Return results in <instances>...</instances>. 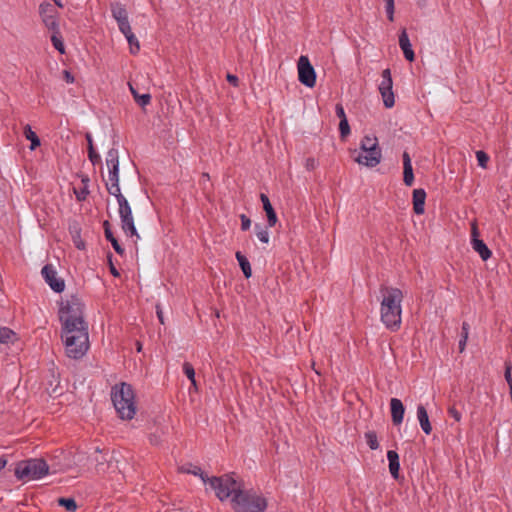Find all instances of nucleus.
I'll use <instances>...</instances> for the list:
<instances>
[{"instance_id": "nucleus-14", "label": "nucleus", "mask_w": 512, "mask_h": 512, "mask_svg": "<svg viewBox=\"0 0 512 512\" xmlns=\"http://www.w3.org/2000/svg\"><path fill=\"white\" fill-rule=\"evenodd\" d=\"M41 274H42L43 278L45 279L46 283L50 286V288L53 291L60 293L64 290V288H65L64 280L57 277V271L53 265H51V264L45 265L41 270Z\"/></svg>"}, {"instance_id": "nucleus-38", "label": "nucleus", "mask_w": 512, "mask_h": 512, "mask_svg": "<svg viewBox=\"0 0 512 512\" xmlns=\"http://www.w3.org/2000/svg\"><path fill=\"white\" fill-rule=\"evenodd\" d=\"M58 504L70 512H74L77 509V504L73 498H59Z\"/></svg>"}, {"instance_id": "nucleus-51", "label": "nucleus", "mask_w": 512, "mask_h": 512, "mask_svg": "<svg viewBox=\"0 0 512 512\" xmlns=\"http://www.w3.org/2000/svg\"><path fill=\"white\" fill-rule=\"evenodd\" d=\"M74 244H75L76 248L79 249V250H83L85 248V244L79 238V236L77 238H74Z\"/></svg>"}, {"instance_id": "nucleus-37", "label": "nucleus", "mask_w": 512, "mask_h": 512, "mask_svg": "<svg viewBox=\"0 0 512 512\" xmlns=\"http://www.w3.org/2000/svg\"><path fill=\"white\" fill-rule=\"evenodd\" d=\"M469 329H470L469 324L467 322H463L462 323L461 338L459 340L460 352H462L465 349L466 342H467L468 335H469Z\"/></svg>"}, {"instance_id": "nucleus-54", "label": "nucleus", "mask_w": 512, "mask_h": 512, "mask_svg": "<svg viewBox=\"0 0 512 512\" xmlns=\"http://www.w3.org/2000/svg\"><path fill=\"white\" fill-rule=\"evenodd\" d=\"M129 88H130V91H131V93H132V95H133L134 99H135V98H137L139 94H138V93H137V91L134 89V87H133L131 84H129Z\"/></svg>"}, {"instance_id": "nucleus-60", "label": "nucleus", "mask_w": 512, "mask_h": 512, "mask_svg": "<svg viewBox=\"0 0 512 512\" xmlns=\"http://www.w3.org/2000/svg\"><path fill=\"white\" fill-rule=\"evenodd\" d=\"M509 393H510V397H511V401H512V387L509 388Z\"/></svg>"}, {"instance_id": "nucleus-47", "label": "nucleus", "mask_w": 512, "mask_h": 512, "mask_svg": "<svg viewBox=\"0 0 512 512\" xmlns=\"http://www.w3.org/2000/svg\"><path fill=\"white\" fill-rule=\"evenodd\" d=\"M335 112H336V115L340 118V120H347L345 110H344L342 104H340V103L336 104Z\"/></svg>"}, {"instance_id": "nucleus-5", "label": "nucleus", "mask_w": 512, "mask_h": 512, "mask_svg": "<svg viewBox=\"0 0 512 512\" xmlns=\"http://www.w3.org/2000/svg\"><path fill=\"white\" fill-rule=\"evenodd\" d=\"M49 467L43 459H28L17 464L15 476L19 480H36L48 474Z\"/></svg>"}, {"instance_id": "nucleus-33", "label": "nucleus", "mask_w": 512, "mask_h": 512, "mask_svg": "<svg viewBox=\"0 0 512 512\" xmlns=\"http://www.w3.org/2000/svg\"><path fill=\"white\" fill-rule=\"evenodd\" d=\"M16 338V334L13 330L8 327H0V343L8 344L13 342Z\"/></svg>"}, {"instance_id": "nucleus-29", "label": "nucleus", "mask_w": 512, "mask_h": 512, "mask_svg": "<svg viewBox=\"0 0 512 512\" xmlns=\"http://www.w3.org/2000/svg\"><path fill=\"white\" fill-rule=\"evenodd\" d=\"M86 139L88 142V158H89V160L92 162L93 165L100 164L101 157L94 149L92 136L90 134H87Z\"/></svg>"}, {"instance_id": "nucleus-40", "label": "nucleus", "mask_w": 512, "mask_h": 512, "mask_svg": "<svg viewBox=\"0 0 512 512\" xmlns=\"http://www.w3.org/2000/svg\"><path fill=\"white\" fill-rule=\"evenodd\" d=\"M394 1L395 0H384L385 10L389 21H394Z\"/></svg>"}, {"instance_id": "nucleus-57", "label": "nucleus", "mask_w": 512, "mask_h": 512, "mask_svg": "<svg viewBox=\"0 0 512 512\" xmlns=\"http://www.w3.org/2000/svg\"><path fill=\"white\" fill-rule=\"evenodd\" d=\"M157 316H158V318H159L160 322H161V323H164V321H163V316H162V311H160L159 309L157 310Z\"/></svg>"}, {"instance_id": "nucleus-12", "label": "nucleus", "mask_w": 512, "mask_h": 512, "mask_svg": "<svg viewBox=\"0 0 512 512\" xmlns=\"http://www.w3.org/2000/svg\"><path fill=\"white\" fill-rule=\"evenodd\" d=\"M382 159L381 149L360 150L358 155L354 157L355 162L369 168L376 167Z\"/></svg>"}, {"instance_id": "nucleus-6", "label": "nucleus", "mask_w": 512, "mask_h": 512, "mask_svg": "<svg viewBox=\"0 0 512 512\" xmlns=\"http://www.w3.org/2000/svg\"><path fill=\"white\" fill-rule=\"evenodd\" d=\"M83 309L84 304L76 296H71L70 298L62 301L59 308V319L61 324L69 325L70 323L79 324L81 322H86L83 316Z\"/></svg>"}, {"instance_id": "nucleus-46", "label": "nucleus", "mask_w": 512, "mask_h": 512, "mask_svg": "<svg viewBox=\"0 0 512 512\" xmlns=\"http://www.w3.org/2000/svg\"><path fill=\"white\" fill-rule=\"evenodd\" d=\"M240 220H241V229L243 231L248 230L251 226V220L245 214L240 215Z\"/></svg>"}, {"instance_id": "nucleus-55", "label": "nucleus", "mask_w": 512, "mask_h": 512, "mask_svg": "<svg viewBox=\"0 0 512 512\" xmlns=\"http://www.w3.org/2000/svg\"><path fill=\"white\" fill-rule=\"evenodd\" d=\"M97 462H98V465H97V471L100 472V471H104V468L101 467L103 465V463L98 459V457H96L95 459Z\"/></svg>"}, {"instance_id": "nucleus-32", "label": "nucleus", "mask_w": 512, "mask_h": 512, "mask_svg": "<svg viewBox=\"0 0 512 512\" xmlns=\"http://www.w3.org/2000/svg\"><path fill=\"white\" fill-rule=\"evenodd\" d=\"M51 42H52L53 47L57 51H59L61 54L65 53V46H64V43H63V40H62V36L60 34L59 29L55 30V31H52Z\"/></svg>"}, {"instance_id": "nucleus-15", "label": "nucleus", "mask_w": 512, "mask_h": 512, "mask_svg": "<svg viewBox=\"0 0 512 512\" xmlns=\"http://www.w3.org/2000/svg\"><path fill=\"white\" fill-rule=\"evenodd\" d=\"M112 17L116 20L119 30L122 32H129L131 28L128 13L123 4L115 2L111 4Z\"/></svg>"}, {"instance_id": "nucleus-17", "label": "nucleus", "mask_w": 512, "mask_h": 512, "mask_svg": "<svg viewBox=\"0 0 512 512\" xmlns=\"http://www.w3.org/2000/svg\"><path fill=\"white\" fill-rule=\"evenodd\" d=\"M390 411L392 423L395 426L400 425L403 422L405 407L400 399L391 398L390 400Z\"/></svg>"}, {"instance_id": "nucleus-49", "label": "nucleus", "mask_w": 512, "mask_h": 512, "mask_svg": "<svg viewBox=\"0 0 512 512\" xmlns=\"http://www.w3.org/2000/svg\"><path fill=\"white\" fill-rule=\"evenodd\" d=\"M63 77L67 83H73L75 81L74 76L68 70H64Z\"/></svg>"}, {"instance_id": "nucleus-56", "label": "nucleus", "mask_w": 512, "mask_h": 512, "mask_svg": "<svg viewBox=\"0 0 512 512\" xmlns=\"http://www.w3.org/2000/svg\"><path fill=\"white\" fill-rule=\"evenodd\" d=\"M6 463L7 461L3 457H0V471L6 466Z\"/></svg>"}, {"instance_id": "nucleus-4", "label": "nucleus", "mask_w": 512, "mask_h": 512, "mask_svg": "<svg viewBox=\"0 0 512 512\" xmlns=\"http://www.w3.org/2000/svg\"><path fill=\"white\" fill-rule=\"evenodd\" d=\"M207 484L215 491V495L220 501H224L231 496L233 497L242 489L241 483L232 474L209 477Z\"/></svg>"}, {"instance_id": "nucleus-20", "label": "nucleus", "mask_w": 512, "mask_h": 512, "mask_svg": "<svg viewBox=\"0 0 512 512\" xmlns=\"http://www.w3.org/2000/svg\"><path fill=\"white\" fill-rule=\"evenodd\" d=\"M403 159V181L405 185L411 186L414 183V174L411 163V158L408 152H404L402 155Z\"/></svg>"}, {"instance_id": "nucleus-58", "label": "nucleus", "mask_w": 512, "mask_h": 512, "mask_svg": "<svg viewBox=\"0 0 512 512\" xmlns=\"http://www.w3.org/2000/svg\"><path fill=\"white\" fill-rule=\"evenodd\" d=\"M54 3L58 6V7H63V4L61 3V0H53Z\"/></svg>"}, {"instance_id": "nucleus-3", "label": "nucleus", "mask_w": 512, "mask_h": 512, "mask_svg": "<svg viewBox=\"0 0 512 512\" xmlns=\"http://www.w3.org/2000/svg\"><path fill=\"white\" fill-rule=\"evenodd\" d=\"M231 502L235 512H264L267 508L266 499L252 490L241 489Z\"/></svg>"}, {"instance_id": "nucleus-52", "label": "nucleus", "mask_w": 512, "mask_h": 512, "mask_svg": "<svg viewBox=\"0 0 512 512\" xmlns=\"http://www.w3.org/2000/svg\"><path fill=\"white\" fill-rule=\"evenodd\" d=\"M87 194L88 191L86 189H83L79 194H77L78 200H84Z\"/></svg>"}, {"instance_id": "nucleus-23", "label": "nucleus", "mask_w": 512, "mask_h": 512, "mask_svg": "<svg viewBox=\"0 0 512 512\" xmlns=\"http://www.w3.org/2000/svg\"><path fill=\"white\" fill-rule=\"evenodd\" d=\"M417 418L423 432L429 435L432 431V427L429 421L427 410L423 405H418L417 407Z\"/></svg>"}, {"instance_id": "nucleus-1", "label": "nucleus", "mask_w": 512, "mask_h": 512, "mask_svg": "<svg viewBox=\"0 0 512 512\" xmlns=\"http://www.w3.org/2000/svg\"><path fill=\"white\" fill-rule=\"evenodd\" d=\"M380 319L383 325L390 331L396 332L402 323L403 293L399 288L387 285L380 287Z\"/></svg>"}, {"instance_id": "nucleus-13", "label": "nucleus", "mask_w": 512, "mask_h": 512, "mask_svg": "<svg viewBox=\"0 0 512 512\" xmlns=\"http://www.w3.org/2000/svg\"><path fill=\"white\" fill-rule=\"evenodd\" d=\"M471 246L483 261L488 260L492 255L491 250L487 247L484 241L479 239V231L476 222L471 224Z\"/></svg>"}, {"instance_id": "nucleus-41", "label": "nucleus", "mask_w": 512, "mask_h": 512, "mask_svg": "<svg viewBox=\"0 0 512 512\" xmlns=\"http://www.w3.org/2000/svg\"><path fill=\"white\" fill-rule=\"evenodd\" d=\"M339 131L342 139H345L350 134V126L348 120H340Z\"/></svg>"}, {"instance_id": "nucleus-35", "label": "nucleus", "mask_w": 512, "mask_h": 512, "mask_svg": "<svg viewBox=\"0 0 512 512\" xmlns=\"http://www.w3.org/2000/svg\"><path fill=\"white\" fill-rule=\"evenodd\" d=\"M254 229H255V234H256L257 238L259 239V241L264 243V244H268L269 243V239H270V235H269L268 229L262 227L259 224H255Z\"/></svg>"}, {"instance_id": "nucleus-26", "label": "nucleus", "mask_w": 512, "mask_h": 512, "mask_svg": "<svg viewBox=\"0 0 512 512\" xmlns=\"http://www.w3.org/2000/svg\"><path fill=\"white\" fill-rule=\"evenodd\" d=\"M24 136L27 140H29L31 142L30 144V150H35L37 147L40 146V139L39 137L37 136V134L32 130L31 126L29 124H26L24 126Z\"/></svg>"}, {"instance_id": "nucleus-27", "label": "nucleus", "mask_w": 512, "mask_h": 512, "mask_svg": "<svg viewBox=\"0 0 512 512\" xmlns=\"http://www.w3.org/2000/svg\"><path fill=\"white\" fill-rule=\"evenodd\" d=\"M236 256V259L239 263V266L244 274V276L246 278H250L251 275H252V269H251V265H250V262L248 261V259L246 258V256H244L241 252H236L235 254Z\"/></svg>"}, {"instance_id": "nucleus-10", "label": "nucleus", "mask_w": 512, "mask_h": 512, "mask_svg": "<svg viewBox=\"0 0 512 512\" xmlns=\"http://www.w3.org/2000/svg\"><path fill=\"white\" fill-rule=\"evenodd\" d=\"M298 79L306 87L312 88L316 84V73L307 56H300L297 63Z\"/></svg>"}, {"instance_id": "nucleus-8", "label": "nucleus", "mask_w": 512, "mask_h": 512, "mask_svg": "<svg viewBox=\"0 0 512 512\" xmlns=\"http://www.w3.org/2000/svg\"><path fill=\"white\" fill-rule=\"evenodd\" d=\"M65 353L71 359H81L89 350V336H61Z\"/></svg>"}, {"instance_id": "nucleus-30", "label": "nucleus", "mask_w": 512, "mask_h": 512, "mask_svg": "<svg viewBox=\"0 0 512 512\" xmlns=\"http://www.w3.org/2000/svg\"><path fill=\"white\" fill-rule=\"evenodd\" d=\"M122 33L125 36L127 42L129 43L130 52L132 54L138 53V51L140 50V45H139L137 37L132 32V29L130 28L129 32H122Z\"/></svg>"}, {"instance_id": "nucleus-24", "label": "nucleus", "mask_w": 512, "mask_h": 512, "mask_svg": "<svg viewBox=\"0 0 512 512\" xmlns=\"http://www.w3.org/2000/svg\"><path fill=\"white\" fill-rule=\"evenodd\" d=\"M387 459L389 461V471L391 476L394 479H398L399 477V470H400V463H399V455L394 450H389L387 452Z\"/></svg>"}, {"instance_id": "nucleus-42", "label": "nucleus", "mask_w": 512, "mask_h": 512, "mask_svg": "<svg viewBox=\"0 0 512 512\" xmlns=\"http://www.w3.org/2000/svg\"><path fill=\"white\" fill-rule=\"evenodd\" d=\"M476 158L478 161V165L482 168H486L487 162L489 161V156L484 151H477Z\"/></svg>"}, {"instance_id": "nucleus-61", "label": "nucleus", "mask_w": 512, "mask_h": 512, "mask_svg": "<svg viewBox=\"0 0 512 512\" xmlns=\"http://www.w3.org/2000/svg\"><path fill=\"white\" fill-rule=\"evenodd\" d=\"M137 350L141 351V345L140 344H138V349Z\"/></svg>"}, {"instance_id": "nucleus-11", "label": "nucleus", "mask_w": 512, "mask_h": 512, "mask_svg": "<svg viewBox=\"0 0 512 512\" xmlns=\"http://www.w3.org/2000/svg\"><path fill=\"white\" fill-rule=\"evenodd\" d=\"M39 14L44 26L50 30L55 31L59 28L57 11L54 6L49 2H43L39 6Z\"/></svg>"}, {"instance_id": "nucleus-39", "label": "nucleus", "mask_w": 512, "mask_h": 512, "mask_svg": "<svg viewBox=\"0 0 512 512\" xmlns=\"http://www.w3.org/2000/svg\"><path fill=\"white\" fill-rule=\"evenodd\" d=\"M183 372L186 375V377L191 381L192 385L196 386L195 370L194 367L189 362H185L183 364Z\"/></svg>"}, {"instance_id": "nucleus-7", "label": "nucleus", "mask_w": 512, "mask_h": 512, "mask_svg": "<svg viewBox=\"0 0 512 512\" xmlns=\"http://www.w3.org/2000/svg\"><path fill=\"white\" fill-rule=\"evenodd\" d=\"M106 165L108 167V181L106 182V188L111 195L120 194L119 154L116 148H111L107 152Z\"/></svg>"}, {"instance_id": "nucleus-18", "label": "nucleus", "mask_w": 512, "mask_h": 512, "mask_svg": "<svg viewBox=\"0 0 512 512\" xmlns=\"http://www.w3.org/2000/svg\"><path fill=\"white\" fill-rule=\"evenodd\" d=\"M399 46L401 50L403 51L404 57L412 62L415 58L414 51L412 49V45L410 43L408 34L406 30H402V32L399 35Z\"/></svg>"}, {"instance_id": "nucleus-48", "label": "nucleus", "mask_w": 512, "mask_h": 512, "mask_svg": "<svg viewBox=\"0 0 512 512\" xmlns=\"http://www.w3.org/2000/svg\"><path fill=\"white\" fill-rule=\"evenodd\" d=\"M305 166L308 170H313L317 166V162L314 158H308L306 159Z\"/></svg>"}, {"instance_id": "nucleus-34", "label": "nucleus", "mask_w": 512, "mask_h": 512, "mask_svg": "<svg viewBox=\"0 0 512 512\" xmlns=\"http://www.w3.org/2000/svg\"><path fill=\"white\" fill-rule=\"evenodd\" d=\"M381 82L379 84L378 89H386V88H393V81L391 77V71L390 69H384L381 74Z\"/></svg>"}, {"instance_id": "nucleus-59", "label": "nucleus", "mask_w": 512, "mask_h": 512, "mask_svg": "<svg viewBox=\"0 0 512 512\" xmlns=\"http://www.w3.org/2000/svg\"><path fill=\"white\" fill-rule=\"evenodd\" d=\"M427 0H418V4L419 5H422V4H425Z\"/></svg>"}, {"instance_id": "nucleus-45", "label": "nucleus", "mask_w": 512, "mask_h": 512, "mask_svg": "<svg viewBox=\"0 0 512 512\" xmlns=\"http://www.w3.org/2000/svg\"><path fill=\"white\" fill-rule=\"evenodd\" d=\"M448 415L452 417L456 422H459L462 418V414L458 411L455 406H451L448 408Z\"/></svg>"}, {"instance_id": "nucleus-9", "label": "nucleus", "mask_w": 512, "mask_h": 512, "mask_svg": "<svg viewBox=\"0 0 512 512\" xmlns=\"http://www.w3.org/2000/svg\"><path fill=\"white\" fill-rule=\"evenodd\" d=\"M114 196L119 206V216L121 219L123 231L127 236H136L139 238L136 227L134 225L132 210L127 199L122 195V193L116 194Z\"/></svg>"}, {"instance_id": "nucleus-53", "label": "nucleus", "mask_w": 512, "mask_h": 512, "mask_svg": "<svg viewBox=\"0 0 512 512\" xmlns=\"http://www.w3.org/2000/svg\"><path fill=\"white\" fill-rule=\"evenodd\" d=\"M110 271H111V274L115 277H118L119 276V272L118 270L114 267V265L111 263L110 265Z\"/></svg>"}, {"instance_id": "nucleus-19", "label": "nucleus", "mask_w": 512, "mask_h": 512, "mask_svg": "<svg viewBox=\"0 0 512 512\" xmlns=\"http://www.w3.org/2000/svg\"><path fill=\"white\" fill-rule=\"evenodd\" d=\"M260 200L263 204V209L266 212L268 226L274 227L276 225L278 219H277L276 212H275L274 208L272 207V204L270 203L268 196L264 193H261Z\"/></svg>"}, {"instance_id": "nucleus-2", "label": "nucleus", "mask_w": 512, "mask_h": 512, "mask_svg": "<svg viewBox=\"0 0 512 512\" xmlns=\"http://www.w3.org/2000/svg\"><path fill=\"white\" fill-rule=\"evenodd\" d=\"M111 399L121 419L130 420L135 416V394L131 385L122 382L112 387Z\"/></svg>"}, {"instance_id": "nucleus-25", "label": "nucleus", "mask_w": 512, "mask_h": 512, "mask_svg": "<svg viewBox=\"0 0 512 512\" xmlns=\"http://www.w3.org/2000/svg\"><path fill=\"white\" fill-rule=\"evenodd\" d=\"M104 233H105L106 239L108 241H110V243L112 244L116 253H118L119 255H123L124 249L121 247V245L118 243L117 239L114 237V235L110 229V225H109L108 221L104 222Z\"/></svg>"}, {"instance_id": "nucleus-16", "label": "nucleus", "mask_w": 512, "mask_h": 512, "mask_svg": "<svg viewBox=\"0 0 512 512\" xmlns=\"http://www.w3.org/2000/svg\"><path fill=\"white\" fill-rule=\"evenodd\" d=\"M89 336L88 332V323L87 322H81L79 324L76 323H70L62 324V330H61V336Z\"/></svg>"}, {"instance_id": "nucleus-50", "label": "nucleus", "mask_w": 512, "mask_h": 512, "mask_svg": "<svg viewBox=\"0 0 512 512\" xmlns=\"http://www.w3.org/2000/svg\"><path fill=\"white\" fill-rule=\"evenodd\" d=\"M226 79L233 86H237L238 85V77L236 75L227 74Z\"/></svg>"}, {"instance_id": "nucleus-36", "label": "nucleus", "mask_w": 512, "mask_h": 512, "mask_svg": "<svg viewBox=\"0 0 512 512\" xmlns=\"http://www.w3.org/2000/svg\"><path fill=\"white\" fill-rule=\"evenodd\" d=\"M367 445L370 449L376 450L379 448L377 434L374 431H368L364 435Z\"/></svg>"}, {"instance_id": "nucleus-21", "label": "nucleus", "mask_w": 512, "mask_h": 512, "mask_svg": "<svg viewBox=\"0 0 512 512\" xmlns=\"http://www.w3.org/2000/svg\"><path fill=\"white\" fill-rule=\"evenodd\" d=\"M425 200H426V192L424 189H415L413 191V210L415 214L421 215L425 211Z\"/></svg>"}, {"instance_id": "nucleus-22", "label": "nucleus", "mask_w": 512, "mask_h": 512, "mask_svg": "<svg viewBox=\"0 0 512 512\" xmlns=\"http://www.w3.org/2000/svg\"><path fill=\"white\" fill-rule=\"evenodd\" d=\"M179 471L182 473L192 474L198 476L202 482L207 485L209 477L201 470V468L192 463H185L179 467Z\"/></svg>"}, {"instance_id": "nucleus-28", "label": "nucleus", "mask_w": 512, "mask_h": 512, "mask_svg": "<svg viewBox=\"0 0 512 512\" xmlns=\"http://www.w3.org/2000/svg\"><path fill=\"white\" fill-rule=\"evenodd\" d=\"M372 148L381 149L378 144V139L375 136H364L360 143V150H372Z\"/></svg>"}, {"instance_id": "nucleus-43", "label": "nucleus", "mask_w": 512, "mask_h": 512, "mask_svg": "<svg viewBox=\"0 0 512 512\" xmlns=\"http://www.w3.org/2000/svg\"><path fill=\"white\" fill-rule=\"evenodd\" d=\"M135 101L141 106V107H145L147 106L150 101H151V95L150 94H142V95H138L137 98H135Z\"/></svg>"}, {"instance_id": "nucleus-31", "label": "nucleus", "mask_w": 512, "mask_h": 512, "mask_svg": "<svg viewBox=\"0 0 512 512\" xmlns=\"http://www.w3.org/2000/svg\"><path fill=\"white\" fill-rule=\"evenodd\" d=\"M379 92L382 96L384 106L386 108H392L395 104L393 88L382 89V90H379Z\"/></svg>"}, {"instance_id": "nucleus-44", "label": "nucleus", "mask_w": 512, "mask_h": 512, "mask_svg": "<svg viewBox=\"0 0 512 512\" xmlns=\"http://www.w3.org/2000/svg\"><path fill=\"white\" fill-rule=\"evenodd\" d=\"M511 370H512V366L510 363L506 362L505 363V373H504V377H505V380L510 387H512V375H511Z\"/></svg>"}]
</instances>
